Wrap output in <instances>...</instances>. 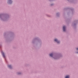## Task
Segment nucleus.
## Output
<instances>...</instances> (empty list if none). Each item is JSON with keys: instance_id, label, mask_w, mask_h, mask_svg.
I'll list each match as a JSON object with an SVG mask.
<instances>
[{"instance_id": "obj_1", "label": "nucleus", "mask_w": 78, "mask_h": 78, "mask_svg": "<svg viewBox=\"0 0 78 78\" xmlns=\"http://www.w3.org/2000/svg\"><path fill=\"white\" fill-rule=\"evenodd\" d=\"M1 53L2 55L3 56V57H4V58H5V54H4V53H3V51H1Z\"/></svg>"}, {"instance_id": "obj_2", "label": "nucleus", "mask_w": 78, "mask_h": 78, "mask_svg": "<svg viewBox=\"0 0 78 78\" xmlns=\"http://www.w3.org/2000/svg\"><path fill=\"white\" fill-rule=\"evenodd\" d=\"M7 3L8 4H11L12 3V1L11 0H9Z\"/></svg>"}, {"instance_id": "obj_3", "label": "nucleus", "mask_w": 78, "mask_h": 78, "mask_svg": "<svg viewBox=\"0 0 78 78\" xmlns=\"http://www.w3.org/2000/svg\"><path fill=\"white\" fill-rule=\"evenodd\" d=\"M55 42H57L58 44H59V41H58V39H55Z\"/></svg>"}, {"instance_id": "obj_4", "label": "nucleus", "mask_w": 78, "mask_h": 78, "mask_svg": "<svg viewBox=\"0 0 78 78\" xmlns=\"http://www.w3.org/2000/svg\"><path fill=\"white\" fill-rule=\"evenodd\" d=\"M63 31H66V26H64L63 27Z\"/></svg>"}, {"instance_id": "obj_5", "label": "nucleus", "mask_w": 78, "mask_h": 78, "mask_svg": "<svg viewBox=\"0 0 78 78\" xmlns=\"http://www.w3.org/2000/svg\"><path fill=\"white\" fill-rule=\"evenodd\" d=\"M50 56L51 57H53V54L51 53L50 54Z\"/></svg>"}, {"instance_id": "obj_6", "label": "nucleus", "mask_w": 78, "mask_h": 78, "mask_svg": "<svg viewBox=\"0 0 78 78\" xmlns=\"http://www.w3.org/2000/svg\"><path fill=\"white\" fill-rule=\"evenodd\" d=\"M8 66L9 67V68H10V69H11L12 67H11V65H9Z\"/></svg>"}, {"instance_id": "obj_7", "label": "nucleus", "mask_w": 78, "mask_h": 78, "mask_svg": "<svg viewBox=\"0 0 78 78\" xmlns=\"http://www.w3.org/2000/svg\"><path fill=\"white\" fill-rule=\"evenodd\" d=\"M69 78V76H66L65 78Z\"/></svg>"}, {"instance_id": "obj_8", "label": "nucleus", "mask_w": 78, "mask_h": 78, "mask_svg": "<svg viewBox=\"0 0 78 78\" xmlns=\"http://www.w3.org/2000/svg\"><path fill=\"white\" fill-rule=\"evenodd\" d=\"M76 50H78V48H77Z\"/></svg>"}, {"instance_id": "obj_9", "label": "nucleus", "mask_w": 78, "mask_h": 78, "mask_svg": "<svg viewBox=\"0 0 78 78\" xmlns=\"http://www.w3.org/2000/svg\"><path fill=\"white\" fill-rule=\"evenodd\" d=\"M20 73H18V74H20Z\"/></svg>"}, {"instance_id": "obj_10", "label": "nucleus", "mask_w": 78, "mask_h": 78, "mask_svg": "<svg viewBox=\"0 0 78 78\" xmlns=\"http://www.w3.org/2000/svg\"><path fill=\"white\" fill-rule=\"evenodd\" d=\"M58 13H57V15H58Z\"/></svg>"}, {"instance_id": "obj_11", "label": "nucleus", "mask_w": 78, "mask_h": 78, "mask_svg": "<svg viewBox=\"0 0 78 78\" xmlns=\"http://www.w3.org/2000/svg\"><path fill=\"white\" fill-rule=\"evenodd\" d=\"M52 5V4H51V5Z\"/></svg>"}, {"instance_id": "obj_12", "label": "nucleus", "mask_w": 78, "mask_h": 78, "mask_svg": "<svg viewBox=\"0 0 78 78\" xmlns=\"http://www.w3.org/2000/svg\"><path fill=\"white\" fill-rule=\"evenodd\" d=\"M77 53H78V52H76Z\"/></svg>"}]
</instances>
